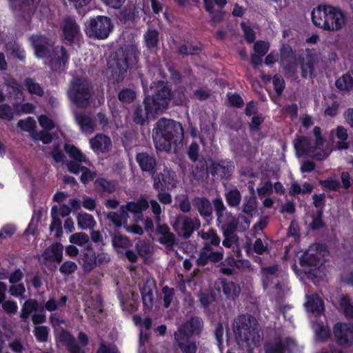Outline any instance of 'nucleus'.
Masks as SVG:
<instances>
[{"mask_svg": "<svg viewBox=\"0 0 353 353\" xmlns=\"http://www.w3.org/2000/svg\"><path fill=\"white\" fill-rule=\"evenodd\" d=\"M64 151L70 156L72 161H77L88 163L89 161L80 149L74 145L65 143L63 145Z\"/></svg>", "mask_w": 353, "mask_h": 353, "instance_id": "38", "label": "nucleus"}, {"mask_svg": "<svg viewBox=\"0 0 353 353\" xmlns=\"http://www.w3.org/2000/svg\"><path fill=\"white\" fill-rule=\"evenodd\" d=\"M234 332L238 344L245 343L247 345H257L261 339L260 325L250 316H238L234 322Z\"/></svg>", "mask_w": 353, "mask_h": 353, "instance_id": "4", "label": "nucleus"}, {"mask_svg": "<svg viewBox=\"0 0 353 353\" xmlns=\"http://www.w3.org/2000/svg\"><path fill=\"white\" fill-rule=\"evenodd\" d=\"M135 161L141 170L150 175H154L157 170V160L152 152H140L135 154Z\"/></svg>", "mask_w": 353, "mask_h": 353, "instance_id": "19", "label": "nucleus"}, {"mask_svg": "<svg viewBox=\"0 0 353 353\" xmlns=\"http://www.w3.org/2000/svg\"><path fill=\"white\" fill-rule=\"evenodd\" d=\"M319 183L325 190L336 191L340 188L339 181L333 178L321 179L319 181Z\"/></svg>", "mask_w": 353, "mask_h": 353, "instance_id": "56", "label": "nucleus"}, {"mask_svg": "<svg viewBox=\"0 0 353 353\" xmlns=\"http://www.w3.org/2000/svg\"><path fill=\"white\" fill-rule=\"evenodd\" d=\"M127 70L122 65H119L117 59H116L115 66L112 68L109 76V81L114 84L122 82L125 77Z\"/></svg>", "mask_w": 353, "mask_h": 353, "instance_id": "42", "label": "nucleus"}, {"mask_svg": "<svg viewBox=\"0 0 353 353\" xmlns=\"http://www.w3.org/2000/svg\"><path fill=\"white\" fill-rule=\"evenodd\" d=\"M59 208L57 205H53L51 208L52 221L50 225L51 232L56 231V236H59L62 234L61 221L59 216Z\"/></svg>", "mask_w": 353, "mask_h": 353, "instance_id": "44", "label": "nucleus"}, {"mask_svg": "<svg viewBox=\"0 0 353 353\" xmlns=\"http://www.w3.org/2000/svg\"><path fill=\"white\" fill-rule=\"evenodd\" d=\"M203 327V321L198 316H193L183 323L174 334L190 338L192 336H199Z\"/></svg>", "mask_w": 353, "mask_h": 353, "instance_id": "18", "label": "nucleus"}, {"mask_svg": "<svg viewBox=\"0 0 353 353\" xmlns=\"http://www.w3.org/2000/svg\"><path fill=\"white\" fill-rule=\"evenodd\" d=\"M311 19L315 26L332 32L342 29L347 21L343 12L330 5L314 8L311 12Z\"/></svg>", "mask_w": 353, "mask_h": 353, "instance_id": "3", "label": "nucleus"}, {"mask_svg": "<svg viewBox=\"0 0 353 353\" xmlns=\"http://www.w3.org/2000/svg\"><path fill=\"white\" fill-rule=\"evenodd\" d=\"M39 0H20L18 5V11L21 17L28 20L32 18L37 8Z\"/></svg>", "mask_w": 353, "mask_h": 353, "instance_id": "29", "label": "nucleus"}, {"mask_svg": "<svg viewBox=\"0 0 353 353\" xmlns=\"http://www.w3.org/2000/svg\"><path fill=\"white\" fill-rule=\"evenodd\" d=\"M141 293L144 307L148 308L152 307L154 301L152 288L147 283H145L141 288Z\"/></svg>", "mask_w": 353, "mask_h": 353, "instance_id": "48", "label": "nucleus"}, {"mask_svg": "<svg viewBox=\"0 0 353 353\" xmlns=\"http://www.w3.org/2000/svg\"><path fill=\"white\" fill-rule=\"evenodd\" d=\"M75 120L83 132H92L94 130L96 124L88 114L84 113H76Z\"/></svg>", "mask_w": 353, "mask_h": 353, "instance_id": "34", "label": "nucleus"}, {"mask_svg": "<svg viewBox=\"0 0 353 353\" xmlns=\"http://www.w3.org/2000/svg\"><path fill=\"white\" fill-rule=\"evenodd\" d=\"M24 84L27 88V90L31 94H35L39 97H43L44 95L43 88L39 83L34 82L32 79H26Z\"/></svg>", "mask_w": 353, "mask_h": 353, "instance_id": "50", "label": "nucleus"}, {"mask_svg": "<svg viewBox=\"0 0 353 353\" xmlns=\"http://www.w3.org/2000/svg\"><path fill=\"white\" fill-rule=\"evenodd\" d=\"M77 270V265L72 261H65L59 267V272L65 275L74 273Z\"/></svg>", "mask_w": 353, "mask_h": 353, "instance_id": "62", "label": "nucleus"}, {"mask_svg": "<svg viewBox=\"0 0 353 353\" xmlns=\"http://www.w3.org/2000/svg\"><path fill=\"white\" fill-rule=\"evenodd\" d=\"M295 345V341L290 336L282 339L279 336L274 339V343L266 342L264 345L265 353H285V350Z\"/></svg>", "mask_w": 353, "mask_h": 353, "instance_id": "23", "label": "nucleus"}, {"mask_svg": "<svg viewBox=\"0 0 353 353\" xmlns=\"http://www.w3.org/2000/svg\"><path fill=\"white\" fill-rule=\"evenodd\" d=\"M173 97L172 87L160 82L157 92L152 95H147L143 100L144 108L138 105L134 110L133 121L142 125L150 117L165 112Z\"/></svg>", "mask_w": 353, "mask_h": 353, "instance_id": "1", "label": "nucleus"}, {"mask_svg": "<svg viewBox=\"0 0 353 353\" xmlns=\"http://www.w3.org/2000/svg\"><path fill=\"white\" fill-rule=\"evenodd\" d=\"M203 49V44L201 41H197L189 45L186 43L181 44L177 48V52L183 57L195 56L199 55Z\"/></svg>", "mask_w": 353, "mask_h": 353, "instance_id": "32", "label": "nucleus"}, {"mask_svg": "<svg viewBox=\"0 0 353 353\" xmlns=\"http://www.w3.org/2000/svg\"><path fill=\"white\" fill-rule=\"evenodd\" d=\"M272 82H273L274 90L275 91L276 96H278V97L281 96L283 94V93L285 90V86H286L285 81L284 79L283 78V77L281 76V74H274L273 75V81H272Z\"/></svg>", "mask_w": 353, "mask_h": 353, "instance_id": "52", "label": "nucleus"}, {"mask_svg": "<svg viewBox=\"0 0 353 353\" xmlns=\"http://www.w3.org/2000/svg\"><path fill=\"white\" fill-rule=\"evenodd\" d=\"M110 256L108 253H97L92 244H87L81 249L78 257L79 264L85 273L93 271L97 267L104 265L110 262Z\"/></svg>", "mask_w": 353, "mask_h": 353, "instance_id": "7", "label": "nucleus"}, {"mask_svg": "<svg viewBox=\"0 0 353 353\" xmlns=\"http://www.w3.org/2000/svg\"><path fill=\"white\" fill-rule=\"evenodd\" d=\"M135 250L141 257H146L151 251V246L145 241H139L135 244Z\"/></svg>", "mask_w": 353, "mask_h": 353, "instance_id": "59", "label": "nucleus"}, {"mask_svg": "<svg viewBox=\"0 0 353 353\" xmlns=\"http://www.w3.org/2000/svg\"><path fill=\"white\" fill-rule=\"evenodd\" d=\"M127 204L128 210L133 214H142L149 207L147 199L144 198H140L137 201L128 202Z\"/></svg>", "mask_w": 353, "mask_h": 353, "instance_id": "46", "label": "nucleus"}, {"mask_svg": "<svg viewBox=\"0 0 353 353\" xmlns=\"http://www.w3.org/2000/svg\"><path fill=\"white\" fill-rule=\"evenodd\" d=\"M91 148L94 152H105L111 145V140L107 135L98 134L90 140Z\"/></svg>", "mask_w": 353, "mask_h": 353, "instance_id": "31", "label": "nucleus"}, {"mask_svg": "<svg viewBox=\"0 0 353 353\" xmlns=\"http://www.w3.org/2000/svg\"><path fill=\"white\" fill-rule=\"evenodd\" d=\"M294 146L298 157L306 155L311 159L321 161L329 157V153L325 150H321L319 152L313 153L311 145V139L306 136H299L294 141Z\"/></svg>", "mask_w": 353, "mask_h": 353, "instance_id": "9", "label": "nucleus"}, {"mask_svg": "<svg viewBox=\"0 0 353 353\" xmlns=\"http://www.w3.org/2000/svg\"><path fill=\"white\" fill-rule=\"evenodd\" d=\"M333 334L337 345L345 347L353 345V323H336L333 327Z\"/></svg>", "mask_w": 353, "mask_h": 353, "instance_id": "15", "label": "nucleus"}, {"mask_svg": "<svg viewBox=\"0 0 353 353\" xmlns=\"http://www.w3.org/2000/svg\"><path fill=\"white\" fill-rule=\"evenodd\" d=\"M59 341L70 353H85V350L77 342L72 334L68 330H62L60 332Z\"/></svg>", "mask_w": 353, "mask_h": 353, "instance_id": "26", "label": "nucleus"}, {"mask_svg": "<svg viewBox=\"0 0 353 353\" xmlns=\"http://www.w3.org/2000/svg\"><path fill=\"white\" fill-rule=\"evenodd\" d=\"M139 18V11L134 5L124 7L120 12V21L126 28L134 26Z\"/></svg>", "mask_w": 353, "mask_h": 353, "instance_id": "25", "label": "nucleus"}, {"mask_svg": "<svg viewBox=\"0 0 353 353\" xmlns=\"http://www.w3.org/2000/svg\"><path fill=\"white\" fill-rule=\"evenodd\" d=\"M223 258V250L222 248L221 250L214 251L213 247L210 246L208 242H205L200 250L197 259H196V265L198 267H205L209 263L216 264V263L221 262Z\"/></svg>", "mask_w": 353, "mask_h": 353, "instance_id": "14", "label": "nucleus"}, {"mask_svg": "<svg viewBox=\"0 0 353 353\" xmlns=\"http://www.w3.org/2000/svg\"><path fill=\"white\" fill-rule=\"evenodd\" d=\"M299 63L301 69V76L302 79H307L312 77L314 70L315 59L311 54H307L305 57L299 56Z\"/></svg>", "mask_w": 353, "mask_h": 353, "instance_id": "28", "label": "nucleus"}, {"mask_svg": "<svg viewBox=\"0 0 353 353\" xmlns=\"http://www.w3.org/2000/svg\"><path fill=\"white\" fill-rule=\"evenodd\" d=\"M136 93L134 91L128 88H123L118 94L119 99L126 104H130V103L134 101Z\"/></svg>", "mask_w": 353, "mask_h": 353, "instance_id": "55", "label": "nucleus"}, {"mask_svg": "<svg viewBox=\"0 0 353 353\" xmlns=\"http://www.w3.org/2000/svg\"><path fill=\"white\" fill-rule=\"evenodd\" d=\"M212 203L217 217V223L219 224V223L222 222L223 213L226 210V207L225 206L221 198H216L213 199Z\"/></svg>", "mask_w": 353, "mask_h": 353, "instance_id": "54", "label": "nucleus"}, {"mask_svg": "<svg viewBox=\"0 0 353 353\" xmlns=\"http://www.w3.org/2000/svg\"><path fill=\"white\" fill-rule=\"evenodd\" d=\"M201 222L198 218L192 219L190 216H185L180 221L177 220L173 225V228L182 238L187 239L191 237L192 234L199 229Z\"/></svg>", "mask_w": 353, "mask_h": 353, "instance_id": "17", "label": "nucleus"}, {"mask_svg": "<svg viewBox=\"0 0 353 353\" xmlns=\"http://www.w3.org/2000/svg\"><path fill=\"white\" fill-rule=\"evenodd\" d=\"M162 293L163 294V306L165 308H168L170 307L173 301L174 295V288L168 285H165L162 288Z\"/></svg>", "mask_w": 353, "mask_h": 353, "instance_id": "58", "label": "nucleus"}, {"mask_svg": "<svg viewBox=\"0 0 353 353\" xmlns=\"http://www.w3.org/2000/svg\"><path fill=\"white\" fill-rule=\"evenodd\" d=\"M152 138L159 151L176 150L184 139V128L180 122L161 118L154 125Z\"/></svg>", "mask_w": 353, "mask_h": 353, "instance_id": "2", "label": "nucleus"}, {"mask_svg": "<svg viewBox=\"0 0 353 353\" xmlns=\"http://www.w3.org/2000/svg\"><path fill=\"white\" fill-rule=\"evenodd\" d=\"M50 157L52 158V159L56 163H62L65 164L67 161L66 156L65 155L63 152L61 150L59 143L56 144L53 147V148L50 152Z\"/></svg>", "mask_w": 353, "mask_h": 353, "instance_id": "60", "label": "nucleus"}, {"mask_svg": "<svg viewBox=\"0 0 353 353\" xmlns=\"http://www.w3.org/2000/svg\"><path fill=\"white\" fill-rule=\"evenodd\" d=\"M335 136L339 139L336 141V148L339 150H347L350 148V143L347 141L348 133L347 128L343 125H338L336 131H335Z\"/></svg>", "mask_w": 353, "mask_h": 353, "instance_id": "40", "label": "nucleus"}, {"mask_svg": "<svg viewBox=\"0 0 353 353\" xmlns=\"http://www.w3.org/2000/svg\"><path fill=\"white\" fill-rule=\"evenodd\" d=\"M77 223L78 226L83 230L93 229L96 226L94 216L85 212L77 216Z\"/></svg>", "mask_w": 353, "mask_h": 353, "instance_id": "45", "label": "nucleus"}, {"mask_svg": "<svg viewBox=\"0 0 353 353\" xmlns=\"http://www.w3.org/2000/svg\"><path fill=\"white\" fill-rule=\"evenodd\" d=\"M256 199L254 196H249L245 198L243 211L248 215H251L256 208Z\"/></svg>", "mask_w": 353, "mask_h": 353, "instance_id": "63", "label": "nucleus"}, {"mask_svg": "<svg viewBox=\"0 0 353 353\" xmlns=\"http://www.w3.org/2000/svg\"><path fill=\"white\" fill-rule=\"evenodd\" d=\"M199 146L196 141H192L187 150L188 159L195 163L193 174L198 179L207 178L208 176V159L203 156L199 157Z\"/></svg>", "mask_w": 353, "mask_h": 353, "instance_id": "8", "label": "nucleus"}, {"mask_svg": "<svg viewBox=\"0 0 353 353\" xmlns=\"http://www.w3.org/2000/svg\"><path fill=\"white\" fill-rule=\"evenodd\" d=\"M29 40L33 46L34 56L40 59H48L56 46L51 39L43 34H32Z\"/></svg>", "mask_w": 353, "mask_h": 353, "instance_id": "12", "label": "nucleus"}, {"mask_svg": "<svg viewBox=\"0 0 353 353\" xmlns=\"http://www.w3.org/2000/svg\"><path fill=\"white\" fill-rule=\"evenodd\" d=\"M225 199L230 207H236L241 203L242 196L240 191L234 188L225 193Z\"/></svg>", "mask_w": 353, "mask_h": 353, "instance_id": "47", "label": "nucleus"}, {"mask_svg": "<svg viewBox=\"0 0 353 353\" xmlns=\"http://www.w3.org/2000/svg\"><path fill=\"white\" fill-rule=\"evenodd\" d=\"M70 54L63 46H55L48 58V66L52 72H61L67 69Z\"/></svg>", "mask_w": 353, "mask_h": 353, "instance_id": "11", "label": "nucleus"}, {"mask_svg": "<svg viewBox=\"0 0 353 353\" xmlns=\"http://www.w3.org/2000/svg\"><path fill=\"white\" fill-rule=\"evenodd\" d=\"M159 243L165 245L166 247L171 248L174 245L176 244V237L173 232L170 230L167 233L162 234L158 239Z\"/></svg>", "mask_w": 353, "mask_h": 353, "instance_id": "61", "label": "nucleus"}, {"mask_svg": "<svg viewBox=\"0 0 353 353\" xmlns=\"http://www.w3.org/2000/svg\"><path fill=\"white\" fill-rule=\"evenodd\" d=\"M94 188L99 192L112 193L115 191L113 183L103 177H99L95 180Z\"/></svg>", "mask_w": 353, "mask_h": 353, "instance_id": "43", "label": "nucleus"}, {"mask_svg": "<svg viewBox=\"0 0 353 353\" xmlns=\"http://www.w3.org/2000/svg\"><path fill=\"white\" fill-rule=\"evenodd\" d=\"M193 205L197 208L201 216L204 219L211 218L212 215V205L210 201L205 197H196Z\"/></svg>", "mask_w": 353, "mask_h": 353, "instance_id": "30", "label": "nucleus"}, {"mask_svg": "<svg viewBox=\"0 0 353 353\" xmlns=\"http://www.w3.org/2000/svg\"><path fill=\"white\" fill-rule=\"evenodd\" d=\"M323 211L316 210V212L311 215L312 221L310 223V228L312 230L315 231L323 229L325 226V222L323 219Z\"/></svg>", "mask_w": 353, "mask_h": 353, "instance_id": "51", "label": "nucleus"}, {"mask_svg": "<svg viewBox=\"0 0 353 353\" xmlns=\"http://www.w3.org/2000/svg\"><path fill=\"white\" fill-rule=\"evenodd\" d=\"M201 238L204 240H209L208 242L210 246H219L221 243V239L217 234L216 231L210 228L208 232H203L201 235Z\"/></svg>", "mask_w": 353, "mask_h": 353, "instance_id": "53", "label": "nucleus"}, {"mask_svg": "<svg viewBox=\"0 0 353 353\" xmlns=\"http://www.w3.org/2000/svg\"><path fill=\"white\" fill-rule=\"evenodd\" d=\"M16 231L17 228L14 225L7 224L3 225L0 230V240L11 238Z\"/></svg>", "mask_w": 353, "mask_h": 353, "instance_id": "64", "label": "nucleus"}, {"mask_svg": "<svg viewBox=\"0 0 353 353\" xmlns=\"http://www.w3.org/2000/svg\"><path fill=\"white\" fill-rule=\"evenodd\" d=\"M305 307L312 313L321 314L324 310L323 300L316 294H312L308 297Z\"/></svg>", "mask_w": 353, "mask_h": 353, "instance_id": "37", "label": "nucleus"}, {"mask_svg": "<svg viewBox=\"0 0 353 353\" xmlns=\"http://www.w3.org/2000/svg\"><path fill=\"white\" fill-rule=\"evenodd\" d=\"M62 36L64 40L68 41L70 44L78 40L81 34L79 26L76 20L71 17L63 19L62 25Z\"/></svg>", "mask_w": 353, "mask_h": 353, "instance_id": "21", "label": "nucleus"}, {"mask_svg": "<svg viewBox=\"0 0 353 353\" xmlns=\"http://www.w3.org/2000/svg\"><path fill=\"white\" fill-rule=\"evenodd\" d=\"M222 291L228 298L234 299L239 295L241 288L236 283L223 279L222 281Z\"/></svg>", "mask_w": 353, "mask_h": 353, "instance_id": "39", "label": "nucleus"}, {"mask_svg": "<svg viewBox=\"0 0 353 353\" xmlns=\"http://www.w3.org/2000/svg\"><path fill=\"white\" fill-rule=\"evenodd\" d=\"M339 305L345 318L353 320V303L348 294L341 296Z\"/></svg>", "mask_w": 353, "mask_h": 353, "instance_id": "41", "label": "nucleus"}, {"mask_svg": "<svg viewBox=\"0 0 353 353\" xmlns=\"http://www.w3.org/2000/svg\"><path fill=\"white\" fill-rule=\"evenodd\" d=\"M335 86L341 92H350L353 90V70H350L335 81Z\"/></svg>", "mask_w": 353, "mask_h": 353, "instance_id": "33", "label": "nucleus"}, {"mask_svg": "<svg viewBox=\"0 0 353 353\" xmlns=\"http://www.w3.org/2000/svg\"><path fill=\"white\" fill-rule=\"evenodd\" d=\"M93 92V85L88 80L76 77L70 81L68 96L76 107L85 108L90 105Z\"/></svg>", "mask_w": 353, "mask_h": 353, "instance_id": "5", "label": "nucleus"}, {"mask_svg": "<svg viewBox=\"0 0 353 353\" xmlns=\"http://www.w3.org/2000/svg\"><path fill=\"white\" fill-rule=\"evenodd\" d=\"M174 339L176 345L182 353H196L198 345L196 341L178 334H174Z\"/></svg>", "mask_w": 353, "mask_h": 353, "instance_id": "27", "label": "nucleus"}, {"mask_svg": "<svg viewBox=\"0 0 353 353\" xmlns=\"http://www.w3.org/2000/svg\"><path fill=\"white\" fill-rule=\"evenodd\" d=\"M139 53L136 45H128L123 52L122 57L117 59L118 64L127 70L134 68L139 61Z\"/></svg>", "mask_w": 353, "mask_h": 353, "instance_id": "22", "label": "nucleus"}, {"mask_svg": "<svg viewBox=\"0 0 353 353\" xmlns=\"http://www.w3.org/2000/svg\"><path fill=\"white\" fill-rule=\"evenodd\" d=\"M84 25V32L86 36L95 40L107 39L114 29L111 19L103 15L90 17L85 22Z\"/></svg>", "mask_w": 353, "mask_h": 353, "instance_id": "6", "label": "nucleus"}, {"mask_svg": "<svg viewBox=\"0 0 353 353\" xmlns=\"http://www.w3.org/2000/svg\"><path fill=\"white\" fill-rule=\"evenodd\" d=\"M63 245L59 242H55L47 247L41 254L42 260L39 262L48 267V262L61 263L63 260Z\"/></svg>", "mask_w": 353, "mask_h": 353, "instance_id": "20", "label": "nucleus"}, {"mask_svg": "<svg viewBox=\"0 0 353 353\" xmlns=\"http://www.w3.org/2000/svg\"><path fill=\"white\" fill-rule=\"evenodd\" d=\"M235 170V164L229 159L213 160L208 158V175L228 179Z\"/></svg>", "mask_w": 353, "mask_h": 353, "instance_id": "10", "label": "nucleus"}, {"mask_svg": "<svg viewBox=\"0 0 353 353\" xmlns=\"http://www.w3.org/2000/svg\"><path fill=\"white\" fill-rule=\"evenodd\" d=\"M50 327L46 325H36L33 334L39 343H46L50 335Z\"/></svg>", "mask_w": 353, "mask_h": 353, "instance_id": "49", "label": "nucleus"}, {"mask_svg": "<svg viewBox=\"0 0 353 353\" xmlns=\"http://www.w3.org/2000/svg\"><path fill=\"white\" fill-rule=\"evenodd\" d=\"M177 179L174 172L165 168L154 177L153 187L159 191L172 190L176 187Z\"/></svg>", "mask_w": 353, "mask_h": 353, "instance_id": "16", "label": "nucleus"}, {"mask_svg": "<svg viewBox=\"0 0 353 353\" xmlns=\"http://www.w3.org/2000/svg\"><path fill=\"white\" fill-rule=\"evenodd\" d=\"M323 245L317 244L311 245L299 257L301 267H314L322 265L323 263V254H322Z\"/></svg>", "mask_w": 353, "mask_h": 353, "instance_id": "13", "label": "nucleus"}, {"mask_svg": "<svg viewBox=\"0 0 353 353\" xmlns=\"http://www.w3.org/2000/svg\"><path fill=\"white\" fill-rule=\"evenodd\" d=\"M143 39L148 50L152 51L159 44V32L156 29H148L143 34Z\"/></svg>", "mask_w": 353, "mask_h": 353, "instance_id": "36", "label": "nucleus"}, {"mask_svg": "<svg viewBox=\"0 0 353 353\" xmlns=\"http://www.w3.org/2000/svg\"><path fill=\"white\" fill-rule=\"evenodd\" d=\"M40 305L37 299H28L25 301L21 309V318L23 321H26L30 316L33 312H37L40 310Z\"/></svg>", "mask_w": 353, "mask_h": 353, "instance_id": "35", "label": "nucleus"}, {"mask_svg": "<svg viewBox=\"0 0 353 353\" xmlns=\"http://www.w3.org/2000/svg\"><path fill=\"white\" fill-rule=\"evenodd\" d=\"M70 241L72 244L85 246L88 243L89 237L84 232H76L70 235Z\"/></svg>", "mask_w": 353, "mask_h": 353, "instance_id": "57", "label": "nucleus"}, {"mask_svg": "<svg viewBox=\"0 0 353 353\" xmlns=\"http://www.w3.org/2000/svg\"><path fill=\"white\" fill-rule=\"evenodd\" d=\"M111 237V243L113 249L118 255L121 254L122 252L132 245V242L128 236H125L117 229L110 232Z\"/></svg>", "mask_w": 353, "mask_h": 353, "instance_id": "24", "label": "nucleus"}]
</instances>
